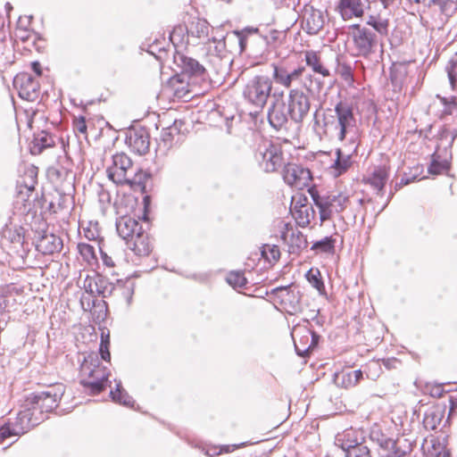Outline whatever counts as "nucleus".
<instances>
[{"mask_svg": "<svg viewBox=\"0 0 457 457\" xmlns=\"http://www.w3.org/2000/svg\"><path fill=\"white\" fill-rule=\"evenodd\" d=\"M257 154L261 157V165L267 172H273L283 164L281 147L270 141H263L258 147Z\"/></svg>", "mask_w": 457, "mask_h": 457, "instance_id": "obj_6", "label": "nucleus"}, {"mask_svg": "<svg viewBox=\"0 0 457 457\" xmlns=\"http://www.w3.org/2000/svg\"><path fill=\"white\" fill-rule=\"evenodd\" d=\"M76 129L80 133H85L87 131V125L85 119L83 117H80L76 120L75 123Z\"/></svg>", "mask_w": 457, "mask_h": 457, "instance_id": "obj_52", "label": "nucleus"}, {"mask_svg": "<svg viewBox=\"0 0 457 457\" xmlns=\"http://www.w3.org/2000/svg\"><path fill=\"white\" fill-rule=\"evenodd\" d=\"M445 170H447V165L436 160H433L428 167V172L434 175L441 174Z\"/></svg>", "mask_w": 457, "mask_h": 457, "instance_id": "obj_46", "label": "nucleus"}, {"mask_svg": "<svg viewBox=\"0 0 457 457\" xmlns=\"http://www.w3.org/2000/svg\"><path fill=\"white\" fill-rule=\"evenodd\" d=\"M283 179L287 185L302 190L310 187L312 176L309 169L299 164L288 163L283 169Z\"/></svg>", "mask_w": 457, "mask_h": 457, "instance_id": "obj_7", "label": "nucleus"}, {"mask_svg": "<svg viewBox=\"0 0 457 457\" xmlns=\"http://www.w3.org/2000/svg\"><path fill=\"white\" fill-rule=\"evenodd\" d=\"M389 168L379 166L375 168L371 175L365 179V182L370 185L378 194H381L388 179Z\"/></svg>", "mask_w": 457, "mask_h": 457, "instance_id": "obj_21", "label": "nucleus"}, {"mask_svg": "<svg viewBox=\"0 0 457 457\" xmlns=\"http://www.w3.org/2000/svg\"><path fill=\"white\" fill-rule=\"evenodd\" d=\"M304 60L306 64L311 67L314 72L321 74L323 77H328L330 75L329 71L322 65L317 52L312 50L304 52Z\"/></svg>", "mask_w": 457, "mask_h": 457, "instance_id": "obj_26", "label": "nucleus"}, {"mask_svg": "<svg viewBox=\"0 0 457 457\" xmlns=\"http://www.w3.org/2000/svg\"><path fill=\"white\" fill-rule=\"evenodd\" d=\"M355 445H358L357 440H354V441L351 442V443L347 445V447H348L347 453H348V454H351V451H352V449H354Z\"/></svg>", "mask_w": 457, "mask_h": 457, "instance_id": "obj_63", "label": "nucleus"}, {"mask_svg": "<svg viewBox=\"0 0 457 457\" xmlns=\"http://www.w3.org/2000/svg\"><path fill=\"white\" fill-rule=\"evenodd\" d=\"M450 405L457 410V397L450 398Z\"/></svg>", "mask_w": 457, "mask_h": 457, "instance_id": "obj_64", "label": "nucleus"}, {"mask_svg": "<svg viewBox=\"0 0 457 457\" xmlns=\"http://www.w3.org/2000/svg\"><path fill=\"white\" fill-rule=\"evenodd\" d=\"M85 237L89 240H95L97 237V234L91 229L85 230Z\"/></svg>", "mask_w": 457, "mask_h": 457, "instance_id": "obj_56", "label": "nucleus"}, {"mask_svg": "<svg viewBox=\"0 0 457 457\" xmlns=\"http://www.w3.org/2000/svg\"><path fill=\"white\" fill-rule=\"evenodd\" d=\"M448 77L453 88L457 87V56L453 58L448 67Z\"/></svg>", "mask_w": 457, "mask_h": 457, "instance_id": "obj_44", "label": "nucleus"}, {"mask_svg": "<svg viewBox=\"0 0 457 457\" xmlns=\"http://www.w3.org/2000/svg\"><path fill=\"white\" fill-rule=\"evenodd\" d=\"M382 362L387 369H395L397 365L400 364V361L396 358L383 359Z\"/></svg>", "mask_w": 457, "mask_h": 457, "instance_id": "obj_50", "label": "nucleus"}, {"mask_svg": "<svg viewBox=\"0 0 457 457\" xmlns=\"http://www.w3.org/2000/svg\"><path fill=\"white\" fill-rule=\"evenodd\" d=\"M98 275H87L83 279H79V283L81 284V287L91 296H95V291H97L96 282Z\"/></svg>", "mask_w": 457, "mask_h": 457, "instance_id": "obj_39", "label": "nucleus"}, {"mask_svg": "<svg viewBox=\"0 0 457 457\" xmlns=\"http://www.w3.org/2000/svg\"><path fill=\"white\" fill-rule=\"evenodd\" d=\"M362 378V372L361 370H356L347 374V386H353L357 385Z\"/></svg>", "mask_w": 457, "mask_h": 457, "instance_id": "obj_47", "label": "nucleus"}, {"mask_svg": "<svg viewBox=\"0 0 457 457\" xmlns=\"http://www.w3.org/2000/svg\"><path fill=\"white\" fill-rule=\"evenodd\" d=\"M316 206L320 210L321 222L332 219L335 214L340 216L343 211V199L341 194L328 195L327 196L312 195Z\"/></svg>", "mask_w": 457, "mask_h": 457, "instance_id": "obj_9", "label": "nucleus"}, {"mask_svg": "<svg viewBox=\"0 0 457 457\" xmlns=\"http://www.w3.org/2000/svg\"><path fill=\"white\" fill-rule=\"evenodd\" d=\"M456 415V409L450 405L447 420L453 418Z\"/></svg>", "mask_w": 457, "mask_h": 457, "instance_id": "obj_62", "label": "nucleus"}, {"mask_svg": "<svg viewBox=\"0 0 457 457\" xmlns=\"http://www.w3.org/2000/svg\"><path fill=\"white\" fill-rule=\"evenodd\" d=\"M37 249L43 254H53L61 251L62 239L54 234H44L37 241Z\"/></svg>", "mask_w": 457, "mask_h": 457, "instance_id": "obj_18", "label": "nucleus"}, {"mask_svg": "<svg viewBox=\"0 0 457 457\" xmlns=\"http://www.w3.org/2000/svg\"><path fill=\"white\" fill-rule=\"evenodd\" d=\"M335 111L337 114V119H338V126H339L338 138L340 140H343V104L341 101L337 104Z\"/></svg>", "mask_w": 457, "mask_h": 457, "instance_id": "obj_48", "label": "nucleus"}, {"mask_svg": "<svg viewBox=\"0 0 457 457\" xmlns=\"http://www.w3.org/2000/svg\"><path fill=\"white\" fill-rule=\"evenodd\" d=\"M110 395L114 402L125 406H132L134 403L132 397L121 388L120 382L116 384V389L111 390Z\"/></svg>", "mask_w": 457, "mask_h": 457, "instance_id": "obj_30", "label": "nucleus"}, {"mask_svg": "<svg viewBox=\"0 0 457 457\" xmlns=\"http://www.w3.org/2000/svg\"><path fill=\"white\" fill-rule=\"evenodd\" d=\"M96 288L97 291H95V296L99 295L105 298L112 295L114 286L112 283L109 282L108 279L98 275Z\"/></svg>", "mask_w": 457, "mask_h": 457, "instance_id": "obj_33", "label": "nucleus"}, {"mask_svg": "<svg viewBox=\"0 0 457 457\" xmlns=\"http://www.w3.org/2000/svg\"><path fill=\"white\" fill-rule=\"evenodd\" d=\"M308 282L316 288L320 294L325 290L324 283L321 279L320 271L318 269L312 268L305 275Z\"/></svg>", "mask_w": 457, "mask_h": 457, "instance_id": "obj_34", "label": "nucleus"}, {"mask_svg": "<svg viewBox=\"0 0 457 457\" xmlns=\"http://www.w3.org/2000/svg\"><path fill=\"white\" fill-rule=\"evenodd\" d=\"M29 403L27 404V406L19 411L17 414V417L15 419V421L12 423L15 427V432L17 435H21L27 432L31 428L37 426L40 423L41 420H44V418L38 417L36 412V411L33 410L32 405L29 406Z\"/></svg>", "mask_w": 457, "mask_h": 457, "instance_id": "obj_12", "label": "nucleus"}, {"mask_svg": "<svg viewBox=\"0 0 457 457\" xmlns=\"http://www.w3.org/2000/svg\"><path fill=\"white\" fill-rule=\"evenodd\" d=\"M15 432V427L12 423L2 426L0 428V441H4V439L12 436H18Z\"/></svg>", "mask_w": 457, "mask_h": 457, "instance_id": "obj_45", "label": "nucleus"}, {"mask_svg": "<svg viewBox=\"0 0 457 457\" xmlns=\"http://www.w3.org/2000/svg\"><path fill=\"white\" fill-rule=\"evenodd\" d=\"M31 66H32V70L37 73V75L40 76L42 73L40 63L37 62H32Z\"/></svg>", "mask_w": 457, "mask_h": 457, "instance_id": "obj_58", "label": "nucleus"}, {"mask_svg": "<svg viewBox=\"0 0 457 457\" xmlns=\"http://www.w3.org/2000/svg\"><path fill=\"white\" fill-rule=\"evenodd\" d=\"M444 417L443 411H433L427 413L424 417L423 423L427 429L434 430L440 424L442 419Z\"/></svg>", "mask_w": 457, "mask_h": 457, "instance_id": "obj_31", "label": "nucleus"}, {"mask_svg": "<svg viewBox=\"0 0 457 457\" xmlns=\"http://www.w3.org/2000/svg\"><path fill=\"white\" fill-rule=\"evenodd\" d=\"M78 248L85 262H87L89 265L96 263V255L95 247L93 245L86 243H80L78 245Z\"/></svg>", "mask_w": 457, "mask_h": 457, "instance_id": "obj_35", "label": "nucleus"}, {"mask_svg": "<svg viewBox=\"0 0 457 457\" xmlns=\"http://www.w3.org/2000/svg\"><path fill=\"white\" fill-rule=\"evenodd\" d=\"M312 250L319 253H330L334 250V240L331 237H325L314 243Z\"/></svg>", "mask_w": 457, "mask_h": 457, "instance_id": "obj_40", "label": "nucleus"}, {"mask_svg": "<svg viewBox=\"0 0 457 457\" xmlns=\"http://www.w3.org/2000/svg\"><path fill=\"white\" fill-rule=\"evenodd\" d=\"M227 281L235 288H242L246 284V278L244 274L238 271L230 272L227 277Z\"/></svg>", "mask_w": 457, "mask_h": 457, "instance_id": "obj_41", "label": "nucleus"}, {"mask_svg": "<svg viewBox=\"0 0 457 457\" xmlns=\"http://www.w3.org/2000/svg\"><path fill=\"white\" fill-rule=\"evenodd\" d=\"M314 216L315 212L313 208L306 204L301 205L295 212V219L297 224L303 228L310 225Z\"/></svg>", "mask_w": 457, "mask_h": 457, "instance_id": "obj_28", "label": "nucleus"}, {"mask_svg": "<svg viewBox=\"0 0 457 457\" xmlns=\"http://www.w3.org/2000/svg\"><path fill=\"white\" fill-rule=\"evenodd\" d=\"M235 34L238 37L241 51H244L245 48V45H246V39L245 38V37L243 36V34L241 32L236 31Z\"/></svg>", "mask_w": 457, "mask_h": 457, "instance_id": "obj_54", "label": "nucleus"}, {"mask_svg": "<svg viewBox=\"0 0 457 457\" xmlns=\"http://www.w3.org/2000/svg\"><path fill=\"white\" fill-rule=\"evenodd\" d=\"M133 294V288L131 287H125L124 295L128 296V302L129 303L131 295Z\"/></svg>", "mask_w": 457, "mask_h": 457, "instance_id": "obj_60", "label": "nucleus"}, {"mask_svg": "<svg viewBox=\"0 0 457 457\" xmlns=\"http://www.w3.org/2000/svg\"><path fill=\"white\" fill-rule=\"evenodd\" d=\"M110 347V336L109 332L105 334L104 332L101 335V344H100V354L101 358L106 361H110L111 360V353L109 352Z\"/></svg>", "mask_w": 457, "mask_h": 457, "instance_id": "obj_42", "label": "nucleus"}, {"mask_svg": "<svg viewBox=\"0 0 457 457\" xmlns=\"http://www.w3.org/2000/svg\"><path fill=\"white\" fill-rule=\"evenodd\" d=\"M126 143L134 153L143 155L149 151L150 137L145 129H130L128 133Z\"/></svg>", "mask_w": 457, "mask_h": 457, "instance_id": "obj_13", "label": "nucleus"}, {"mask_svg": "<svg viewBox=\"0 0 457 457\" xmlns=\"http://www.w3.org/2000/svg\"><path fill=\"white\" fill-rule=\"evenodd\" d=\"M210 25L205 20L197 19L193 21L188 29V33L199 39H204L208 37Z\"/></svg>", "mask_w": 457, "mask_h": 457, "instance_id": "obj_29", "label": "nucleus"}, {"mask_svg": "<svg viewBox=\"0 0 457 457\" xmlns=\"http://www.w3.org/2000/svg\"><path fill=\"white\" fill-rule=\"evenodd\" d=\"M129 247L137 254L140 256L148 255L151 252V245L147 236L142 231L129 240Z\"/></svg>", "mask_w": 457, "mask_h": 457, "instance_id": "obj_23", "label": "nucleus"}, {"mask_svg": "<svg viewBox=\"0 0 457 457\" xmlns=\"http://www.w3.org/2000/svg\"><path fill=\"white\" fill-rule=\"evenodd\" d=\"M13 85L22 99L34 101L37 97L39 84L29 74L21 73L13 79Z\"/></svg>", "mask_w": 457, "mask_h": 457, "instance_id": "obj_11", "label": "nucleus"}, {"mask_svg": "<svg viewBox=\"0 0 457 457\" xmlns=\"http://www.w3.org/2000/svg\"><path fill=\"white\" fill-rule=\"evenodd\" d=\"M261 253L269 262H277L280 257L279 247L276 245H263L261 249Z\"/></svg>", "mask_w": 457, "mask_h": 457, "instance_id": "obj_37", "label": "nucleus"}, {"mask_svg": "<svg viewBox=\"0 0 457 457\" xmlns=\"http://www.w3.org/2000/svg\"><path fill=\"white\" fill-rule=\"evenodd\" d=\"M352 119L353 118V113L351 111H345V116H344V119H345V134L346 133V124H349V121H348V119Z\"/></svg>", "mask_w": 457, "mask_h": 457, "instance_id": "obj_57", "label": "nucleus"}, {"mask_svg": "<svg viewBox=\"0 0 457 457\" xmlns=\"http://www.w3.org/2000/svg\"><path fill=\"white\" fill-rule=\"evenodd\" d=\"M162 138L166 143L172 141V128H168L162 130Z\"/></svg>", "mask_w": 457, "mask_h": 457, "instance_id": "obj_53", "label": "nucleus"}, {"mask_svg": "<svg viewBox=\"0 0 457 457\" xmlns=\"http://www.w3.org/2000/svg\"><path fill=\"white\" fill-rule=\"evenodd\" d=\"M335 445L340 449H343V438L339 434L336 436Z\"/></svg>", "mask_w": 457, "mask_h": 457, "instance_id": "obj_59", "label": "nucleus"}, {"mask_svg": "<svg viewBox=\"0 0 457 457\" xmlns=\"http://www.w3.org/2000/svg\"><path fill=\"white\" fill-rule=\"evenodd\" d=\"M349 16H355V17H361L363 14V7L360 0H345V17L348 15Z\"/></svg>", "mask_w": 457, "mask_h": 457, "instance_id": "obj_36", "label": "nucleus"}, {"mask_svg": "<svg viewBox=\"0 0 457 457\" xmlns=\"http://www.w3.org/2000/svg\"><path fill=\"white\" fill-rule=\"evenodd\" d=\"M272 294L277 298L280 299L281 304L287 309L288 312H293L297 310L299 303V297L297 293H295L289 287H277L272 290Z\"/></svg>", "mask_w": 457, "mask_h": 457, "instance_id": "obj_19", "label": "nucleus"}, {"mask_svg": "<svg viewBox=\"0 0 457 457\" xmlns=\"http://www.w3.org/2000/svg\"><path fill=\"white\" fill-rule=\"evenodd\" d=\"M440 101L445 106V112L446 114H457V96L440 97Z\"/></svg>", "mask_w": 457, "mask_h": 457, "instance_id": "obj_43", "label": "nucleus"}, {"mask_svg": "<svg viewBox=\"0 0 457 457\" xmlns=\"http://www.w3.org/2000/svg\"><path fill=\"white\" fill-rule=\"evenodd\" d=\"M353 39L360 53H366L371 46V39L359 25L352 27Z\"/></svg>", "mask_w": 457, "mask_h": 457, "instance_id": "obj_25", "label": "nucleus"}, {"mask_svg": "<svg viewBox=\"0 0 457 457\" xmlns=\"http://www.w3.org/2000/svg\"><path fill=\"white\" fill-rule=\"evenodd\" d=\"M309 97L299 88L291 89L288 94V112L295 122H301L310 111Z\"/></svg>", "mask_w": 457, "mask_h": 457, "instance_id": "obj_8", "label": "nucleus"}, {"mask_svg": "<svg viewBox=\"0 0 457 457\" xmlns=\"http://www.w3.org/2000/svg\"><path fill=\"white\" fill-rule=\"evenodd\" d=\"M226 52V44L224 39L212 38L208 43V53L214 55L220 61Z\"/></svg>", "mask_w": 457, "mask_h": 457, "instance_id": "obj_32", "label": "nucleus"}, {"mask_svg": "<svg viewBox=\"0 0 457 457\" xmlns=\"http://www.w3.org/2000/svg\"><path fill=\"white\" fill-rule=\"evenodd\" d=\"M101 252V257L104 264L106 267L113 268L116 265V260L113 256L109 255L107 253L104 252L102 249H100Z\"/></svg>", "mask_w": 457, "mask_h": 457, "instance_id": "obj_49", "label": "nucleus"}, {"mask_svg": "<svg viewBox=\"0 0 457 457\" xmlns=\"http://www.w3.org/2000/svg\"><path fill=\"white\" fill-rule=\"evenodd\" d=\"M325 157L329 158L328 162V172L333 178H338L343 173V163L341 160V149L337 148L329 152L322 154Z\"/></svg>", "mask_w": 457, "mask_h": 457, "instance_id": "obj_22", "label": "nucleus"}, {"mask_svg": "<svg viewBox=\"0 0 457 457\" xmlns=\"http://www.w3.org/2000/svg\"><path fill=\"white\" fill-rule=\"evenodd\" d=\"M345 82L352 83L353 81V75L349 68L345 67Z\"/></svg>", "mask_w": 457, "mask_h": 457, "instance_id": "obj_55", "label": "nucleus"}, {"mask_svg": "<svg viewBox=\"0 0 457 457\" xmlns=\"http://www.w3.org/2000/svg\"><path fill=\"white\" fill-rule=\"evenodd\" d=\"M288 109L281 99H276L269 108L268 120L271 127L276 129L283 128L288 120Z\"/></svg>", "mask_w": 457, "mask_h": 457, "instance_id": "obj_15", "label": "nucleus"}, {"mask_svg": "<svg viewBox=\"0 0 457 457\" xmlns=\"http://www.w3.org/2000/svg\"><path fill=\"white\" fill-rule=\"evenodd\" d=\"M429 394L433 397L440 398L444 395V389L440 385L433 386L430 388Z\"/></svg>", "mask_w": 457, "mask_h": 457, "instance_id": "obj_51", "label": "nucleus"}, {"mask_svg": "<svg viewBox=\"0 0 457 457\" xmlns=\"http://www.w3.org/2000/svg\"><path fill=\"white\" fill-rule=\"evenodd\" d=\"M272 90V80L267 76H255L243 90L244 98L251 104L263 108Z\"/></svg>", "mask_w": 457, "mask_h": 457, "instance_id": "obj_2", "label": "nucleus"}, {"mask_svg": "<svg viewBox=\"0 0 457 457\" xmlns=\"http://www.w3.org/2000/svg\"><path fill=\"white\" fill-rule=\"evenodd\" d=\"M295 348L298 355L305 356L319 341V336L305 327L295 328L292 332Z\"/></svg>", "mask_w": 457, "mask_h": 457, "instance_id": "obj_10", "label": "nucleus"}, {"mask_svg": "<svg viewBox=\"0 0 457 457\" xmlns=\"http://www.w3.org/2000/svg\"><path fill=\"white\" fill-rule=\"evenodd\" d=\"M179 59L180 60L181 67L185 72L189 73L192 76L204 79L206 72L205 68L196 60L185 55H179Z\"/></svg>", "mask_w": 457, "mask_h": 457, "instance_id": "obj_24", "label": "nucleus"}, {"mask_svg": "<svg viewBox=\"0 0 457 457\" xmlns=\"http://www.w3.org/2000/svg\"><path fill=\"white\" fill-rule=\"evenodd\" d=\"M272 78L278 85H280L286 88H289L295 82L301 80L303 77L310 79V83L304 82V87L309 91L312 92V75H305V67L298 66L295 69H290L287 65H276L273 64Z\"/></svg>", "mask_w": 457, "mask_h": 457, "instance_id": "obj_4", "label": "nucleus"}, {"mask_svg": "<svg viewBox=\"0 0 457 457\" xmlns=\"http://www.w3.org/2000/svg\"><path fill=\"white\" fill-rule=\"evenodd\" d=\"M63 395V389L61 386L50 387L46 391L36 394L31 402L33 410L42 415L44 412H50L58 405Z\"/></svg>", "mask_w": 457, "mask_h": 457, "instance_id": "obj_5", "label": "nucleus"}, {"mask_svg": "<svg viewBox=\"0 0 457 457\" xmlns=\"http://www.w3.org/2000/svg\"><path fill=\"white\" fill-rule=\"evenodd\" d=\"M108 178L117 185H132L134 180L130 176L133 172L130 158L123 154H116L112 156V162L106 170Z\"/></svg>", "mask_w": 457, "mask_h": 457, "instance_id": "obj_3", "label": "nucleus"}, {"mask_svg": "<svg viewBox=\"0 0 457 457\" xmlns=\"http://www.w3.org/2000/svg\"><path fill=\"white\" fill-rule=\"evenodd\" d=\"M423 452L430 457H443L445 454H449L446 449V437L436 436L431 435L425 438L422 444Z\"/></svg>", "mask_w": 457, "mask_h": 457, "instance_id": "obj_17", "label": "nucleus"}, {"mask_svg": "<svg viewBox=\"0 0 457 457\" xmlns=\"http://www.w3.org/2000/svg\"><path fill=\"white\" fill-rule=\"evenodd\" d=\"M54 144V138L46 131H41L36 135L31 146L33 154H40L45 148L50 147Z\"/></svg>", "mask_w": 457, "mask_h": 457, "instance_id": "obj_27", "label": "nucleus"}, {"mask_svg": "<svg viewBox=\"0 0 457 457\" xmlns=\"http://www.w3.org/2000/svg\"><path fill=\"white\" fill-rule=\"evenodd\" d=\"M282 238L287 244L290 253L297 254L307 246V240L299 230L287 231L283 234Z\"/></svg>", "mask_w": 457, "mask_h": 457, "instance_id": "obj_20", "label": "nucleus"}, {"mask_svg": "<svg viewBox=\"0 0 457 457\" xmlns=\"http://www.w3.org/2000/svg\"><path fill=\"white\" fill-rule=\"evenodd\" d=\"M116 229L119 236L128 242L134 239L137 234L143 231L138 221L130 216H122L118 219L116 221Z\"/></svg>", "mask_w": 457, "mask_h": 457, "instance_id": "obj_16", "label": "nucleus"}, {"mask_svg": "<svg viewBox=\"0 0 457 457\" xmlns=\"http://www.w3.org/2000/svg\"><path fill=\"white\" fill-rule=\"evenodd\" d=\"M109 375L108 369L102 365L96 353L85 357L80 367V383L92 394H99L105 388Z\"/></svg>", "mask_w": 457, "mask_h": 457, "instance_id": "obj_1", "label": "nucleus"}, {"mask_svg": "<svg viewBox=\"0 0 457 457\" xmlns=\"http://www.w3.org/2000/svg\"><path fill=\"white\" fill-rule=\"evenodd\" d=\"M336 11L343 17V0H339Z\"/></svg>", "mask_w": 457, "mask_h": 457, "instance_id": "obj_61", "label": "nucleus"}, {"mask_svg": "<svg viewBox=\"0 0 457 457\" xmlns=\"http://www.w3.org/2000/svg\"><path fill=\"white\" fill-rule=\"evenodd\" d=\"M324 16L320 10L312 6H305L303 11V29L310 35H316L323 28Z\"/></svg>", "mask_w": 457, "mask_h": 457, "instance_id": "obj_14", "label": "nucleus"}, {"mask_svg": "<svg viewBox=\"0 0 457 457\" xmlns=\"http://www.w3.org/2000/svg\"><path fill=\"white\" fill-rule=\"evenodd\" d=\"M434 4L439 6L441 12L450 17L457 9V0H431Z\"/></svg>", "mask_w": 457, "mask_h": 457, "instance_id": "obj_38", "label": "nucleus"}]
</instances>
